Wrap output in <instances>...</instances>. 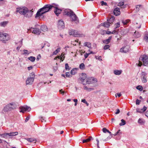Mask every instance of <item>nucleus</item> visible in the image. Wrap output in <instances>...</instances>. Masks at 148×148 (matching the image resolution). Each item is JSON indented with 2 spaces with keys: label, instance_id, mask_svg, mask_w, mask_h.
Returning <instances> with one entry per match:
<instances>
[{
  "label": "nucleus",
  "instance_id": "obj_1",
  "mask_svg": "<svg viewBox=\"0 0 148 148\" xmlns=\"http://www.w3.org/2000/svg\"><path fill=\"white\" fill-rule=\"evenodd\" d=\"M16 12V13H19L21 15H23L24 17L28 18L32 17L33 14V9L29 10L27 8L25 7L17 8Z\"/></svg>",
  "mask_w": 148,
  "mask_h": 148
},
{
  "label": "nucleus",
  "instance_id": "obj_2",
  "mask_svg": "<svg viewBox=\"0 0 148 148\" xmlns=\"http://www.w3.org/2000/svg\"><path fill=\"white\" fill-rule=\"evenodd\" d=\"M53 6L50 4H47L45 5L43 7L39 9L35 17H40L44 14L48 12Z\"/></svg>",
  "mask_w": 148,
  "mask_h": 148
},
{
  "label": "nucleus",
  "instance_id": "obj_3",
  "mask_svg": "<svg viewBox=\"0 0 148 148\" xmlns=\"http://www.w3.org/2000/svg\"><path fill=\"white\" fill-rule=\"evenodd\" d=\"M64 14L70 17L72 21L74 22L76 24H78L79 22V20L78 17L76 16L75 13L71 10H65Z\"/></svg>",
  "mask_w": 148,
  "mask_h": 148
},
{
  "label": "nucleus",
  "instance_id": "obj_4",
  "mask_svg": "<svg viewBox=\"0 0 148 148\" xmlns=\"http://www.w3.org/2000/svg\"><path fill=\"white\" fill-rule=\"evenodd\" d=\"M10 39V36L8 34L0 32V41H2L3 43H5Z\"/></svg>",
  "mask_w": 148,
  "mask_h": 148
},
{
  "label": "nucleus",
  "instance_id": "obj_5",
  "mask_svg": "<svg viewBox=\"0 0 148 148\" xmlns=\"http://www.w3.org/2000/svg\"><path fill=\"white\" fill-rule=\"evenodd\" d=\"M15 108V103H10L7 105L4 108L3 111L7 112L14 109Z\"/></svg>",
  "mask_w": 148,
  "mask_h": 148
},
{
  "label": "nucleus",
  "instance_id": "obj_6",
  "mask_svg": "<svg viewBox=\"0 0 148 148\" xmlns=\"http://www.w3.org/2000/svg\"><path fill=\"white\" fill-rule=\"evenodd\" d=\"M114 19V17H112L109 20H108L107 22L101 23L100 25L103 26L105 27H108L110 26V24L112 23Z\"/></svg>",
  "mask_w": 148,
  "mask_h": 148
},
{
  "label": "nucleus",
  "instance_id": "obj_7",
  "mask_svg": "<svg viewBox=\"0 0 148 148\" xmlns=\"http://www.w3.org/2000/svg\"><path fill=\"white\" fill-rule=\"evenodd\" d=\"M69 33L70 35H72L73 36L76 37H82L85 36V35L84 34H80L74 30H69Z\"/></svg>",
  "mask_w": 148,
  "mask_h": 148
},
{
  "label": "nucleus",
  "instance_id": "obj_8",
  "mask_svg": "<svg viewBox=\"0 0 148 148\" xmlns=\"http://www.w3.org/2000/svg\"><path fill=\"white\" fill-rule=\"evenodd\" d=\"M140 60L142 61L144 66H148V57L146 55H143L140 56Z\"/></svg>",
  "mask_w": 148,
  "mask_h": 148
},
{
  "label": "nucleus",
  "instance_id": "obj_9",
  "mask_svg": "<svg viewBox=\"0 0 148 148\" xmlns=\"http://www.w3.org/2000/svg\"><path fill=\"white\" fill-rule=\"evenodd\" d=\"M19 109L20 110L19 111L20 112L24 113L26 111L29 112L31 110V108L29 107L26 106H20L19 108Z\"/></svg>",
  "mask_w": 148,
  "mask_h": 148
},
{
  "label": "nucleus",
  "instance_id": "obj_10",
  "mask_svg": "<svg viewBox=\"0 0 148 148\" xmlns=\"http://www.w3.org/2000/svg\"><path fill=\"white\" fill-rule=\"evenodd\" d=\"M28 30L30 31L32 33L37 35H39L41 33L40 30L39 29L36 28H33L31 27Z\"/></svg>",
  "mask_w": 148,
  "mask_h": 148
},
{
  "label": "nucleus",
  "instance_id": "obj_11",
  "mask_svg": "<svg viewBox=\"0 0 148 148\" xmlns=\"http://www.w3.org/2000/svg\"><path fill=\"white\" fill-rule=\"evenodd\" d=\"M97 82V79L95 78L90 77L88 78L86 80V84H90Z\"/></svg>",
  "mask_w": 148,
  "mask_h": 148
},
{
  "label": "nucleus",
  "instance_id": "obj_12",
  "mask_svg": "<svg viewBox=\"0 0 148 148\" xmlns=\"http://www.w3.org/2000/svg\"><path fill=\"white\" fill-rule=\"evenodd\" d=\"M130 47L129 45H126L121 48L120 49V51L122 53H126L129 51Z\"/></svg>",
  "mask_w": 148,
  "mask_h": 148
},
{
  "label": "nucleus",
  "instance_id": "obj_13",
  "mask_svg": "<svg viewBox=\"0 0 148 148\" xmlns=\"http://www.w3.org/2000/svg\"><path fill=\"white\" fill-rule=\"evenodd\" d=\"M82 76L79 78L80 80L82 82V84L84 85L86 84V75L85 73H82Z\"/></svg>",
  "mask_w": 148,
  "mask_h": 148
},
{
  "label": "nucleus",
  "instance_id": "obj_14",
  "mask_svg": "<svg viewBox=\"0 0 148 148\" xmlns=\"http://www.w3.org/2000/svg\"><path fill=\"white\" fill-rule=\"evenodd\" d=\"M34 76L32 77H30L27 78L26 81L27 85L31 84L33 83L34 80Z\"/></svg>",
  "mask_w": 148,
  "mask_h": 148
},
{
  "label": "nucleus",
  "instance_id": "obj_15",
  "mask_svg": "<svg viewBox=\"0 0 148 148\" xmlns=\"http://www.w3.org/2000/svg\"><path fill=\"white\" fill-rule=\"evenodd\" d=\"M147 73L144 72H143L141 76V79L143 82L145 83L147 82L146 80Z\"/></svg>",
  "mask_w": 148,
  "mask_h": 148
},
{
  "label": "nucleus",
  "instance_id": "obj_16",
  "mask_svg": "<svg viewBox=\"0 0 148 148\" xmlns=\"http://www.w3.org/2000/svg\"><path fill=\"white\" fill-rule=\"evenodd\" d=\"M58 26L60 29H63L64 27V23L62 20H60L58 23Z\"/></svg>",
  "mask_w": 148,
  "mask_h": 148
},
{
  "label": "nucleus",
  "instance_id": "obj_17",
  "mask_svg": "<svg viewBox=\"0 0 148 148\" xmlns=\"http://www.w3.org/2000/svg\"><path fill=\"white\" fill-rule=\"evenodd\" d=\"M62 11V10L59 8L58 6H56L55 7V10H54V12L56 15L58 16V15L61 13Z\"/></svg>",
  "mask_w": 148,
  "mask_h": 148
},
{
  "label": "nucleus",
  "instance_id": "obj_18",
  "mask_svg": "<svg viewBox=\"0 0 148 148\" xmlns=\"http://www.w3.org/2000/svg\"><path fill=\"white\" fill-rule=\"evenodd\" d=\"M147 109V107L144 106L143 107V108L142 109H140L139 108H137L136 109V110L137 112L141 113L145 112V111H146Z\"/></svg>",
  "mask_w": 148,
  "mask_h": 148
},
{
  "label": "nucleus",
  "instance_id": "obj_19",
  "mask_svg": "<svg viewBox=\"0 0 148 148\" xmlns=\"http://www.w3.org/2000/svg\"><path fill=\"white\" fill-rule=\"evenodd\" d=\"M113 13L116 16L120 15V12L119 8H115L114 10Z\"/></svg>",
  "mask_w": 148,
  "mask_h": 148
},
{
  "label": "nucleus",
  "instance_id": "obj_20",
  "mask_svg": "<svg viewBox=\"0 0 148 148\" xmlns=\"http://www.w3.org/2000/svg\"><path fill=\"white\" fill-rule=\"evenodd\" d=\"M8 137H10L11 136H14L18 134V133L17 132H11L10 133H8Z\"/></svg>",
  "mask_w": 148,
  "mask_h": 148
},
{
  "label": "nucleus",
  "instance_id": "obj_21",
  "mask_svg": "<svg viewBox=\"0 0 148 148\" xmlns=\"http://www.w3.org/2000/svg\"><path fill=\"white\" fill-rule=\"evenodd\" d=\"M107 132L110 134V135L107 138L103 140L104 141H106L110 139L112 137L113 134H112L111 132H110L108 130H107Z\"/></svg>",
  "mask_w": 148,
  "mask_h": 148
},
{
  "label": "nucleus",
  "instance_id": "obj_22",
  "mask_svg": "<svg viewBox=\"0 0 148 148\" xmlns=\"http://www.w3.org/2000/svg\"><path fill=\"white\" fill-rule=\"evenodd\" d=\"M41 30L44 32L47 31V28L46 26L45 25H42L40 27Z\"/></svg>",
  "mask_w": 148,
  "mask_h": 148
},
{
  "label": "nucleus",
  "instance_id": "obj_23",
  "mask_svg": "<svg viewBox=\"0 0 148 148\" xmlns=\"http://www.w3.org/2000/svg\"><path fill=\"white\" fill-rule=\"evenodd\" d=\"M0 137L5 138H9L8 133H5L2 134H0Z\"/></svg>",
  "mask_w": 148,
  "mask_h": 148
},
{
  "label": "nucleus",
  "instance_id": "obj_24",
  "mask_svg": "<svg viewBox=\"0 0 148 148\" xmlns=\"http://www.w3.org/2000/svg\"><path fill=\"white\" fill-rule=\"evenodd\" d=\"M122 71L121 70H115L114 71V73L115 74L117 75H120L122 73Z\"/></svg>",
  "mask_w": 148,
  "mask_h": 148
},
{
  "label": "nucleus",
  "instance_id": "obj_25",
  "mask_svg": "<svg viewBox=\"0 0 148 148\" xmlns=\"http://www.w3.org/2000/svg\"><path fill=\"white\" fill-rule=\"evenodd\" d=\"M140 34L138 32H136V31L134 34V36L136 38H138L140 37Z\"/></svg>",
  "mask_w": 148,
  "mask_h": 148
},
{
  "label": "nucleus",
  "instance_id": "obj_26",
  "mask_svg": "<svg viewBox=\"0 0 148 148\" xmlns=\"http://www.w3.org/2000/svg\"><path fill=\"white\" fill-rule=\"evenodd\" d=\"M92 138L91 136L89 137V138L83 140V143H86L90 141V140H92Z\"/></svg>",
  "mask_w": 148,
  "mask_h": 148
},
{
  "label": "nucleus",
  "instance_id": "obj_27",
  "mask_svg": "<svg viewBox=\"0 0 148 148\" xmlns=\"http://www.w3.org/2000/svg\"><path fill=\"white\" fill-rule=\"evenodd\" d=\"M8 21H4L1 23L0 25L2 27H5L8 23Z\"/></svg>",
  "mask_w": 148,
  "mask_h": 148
},
{
  "label": "nucleus",
  "instance_id": "obj_28",
  "mask_svg": "<svg viewBox=\"0 0 148 148\" xmlns=\"http://www.w3.org/2000/svg\"><path fill=\"white\" fill-rule=\"evenodd\" d=\"M130 21V19H128L126 20H123L122 21V23L124 25H127Z\"/></svg>",
  "mask_w": 148,
  "mask_h": 148
},
{
  "label": "nucleus",
  "instance_id": "obj_29",
  "mask_svg": "<svg viewBox=\"0 0 148 148\" xmlns=\"http://www.w3.org/2000/svg\"><path fill=\"white\" fill-rule=\"evenodd\" d=\"M79 68L81 70H84L85 69L84 64L83 63H82L79 66Z\"/></svg>",
  "mask_w": 148,
  "mask_h": 148
},
{
  "label": "nucleus",
  "instance_id": "obj_30",
  "mask_svg": "<svg viewBox=\"0 0 148 148\" xmlns=\"http://www.w3.org/2000/svg\"><path fill=\"white\" fill-rule=\"evenodd\" d=\"M28 59L32 62H34L36 59L35 57L33 56L29 57L28 58Z\"/></svg>",
  "mask_w": 148,
  "mask_h": 148
},
{
  "label": "nucleus",
  "instance_id": "obj_31",
  "mask_svg": "<svg viewBox=\"0 0 148 148\" xmlns=\"http://www.w3.org/2000/svg\"><path fill=\"white\" fill-rule=\"evenodd\" d=\"M77 69V68L73 69L71 71V75H75L76 73V71Z\"/></svg>",
  "mask_w": 148,
  "mask_h": 148
},
{
  "label": "nucleus",
  "instance_id": "obj_32",
  "mask_svg": "<svg viewBox=\"0 0 148 148\" xmlns=\"http://www.w3.org/2000/svg\"><path fill=\"white\" fill-rule=\"evenodd\" d=\"M121 122L119 124L120 126H123L124 125L126 124V123L125 121L123 120V119H122L121 120Z\"/></svg>",
  "mask_w": 148,
  "mask_h": 148
},
{
  "label": "nucleus",
  "instance_id": "obj_33",
  "mask_svg": "<svg viewBox=\"0 0 148 148\" xmlns=\"http://www.w3.org/2000/svg\"><path fill=\"white\" fill-rule=\"evenodd\" d=\"M84 46L86 47H87L89 48H90L91 45L90 43L89 42H86L84 43Z\"/></svg>",
  "mask_w": 148,
  "mask_h": 148
},
{
  "label": "nucleus",
  "instance_id": "obj_34",
  "mask_svg": "<svg viewBox=\"0 0 148 148\" xmlns=\"http://www.w3.org/2000/svg\"><path fill=\"white\" fill-rule=\"evenodd\" d=\"M27 140L29 142H32L33 141H35V143L36 142V139H34L33 138H27Z\"/></svg>",
  "mask_w": 148,
  "mask_h": 148
},
{
  "label": "nucleus",
  "instance_id": "obj_35",
  "mask_svg": "<svg viewBox=\"0 0 148 148\" xmlns=\"http://www.w3.org/2000/svg\"><path fill=\"white\" fill-rule=\"evenodd\" d=\"M60 48H58L55 51H54L53 53V55H56L58 53L60 50Z\"/></svg>",
  "mask_w": 148,
  "mask_h": 148
},
{
  "label": "nucleus",
  "instance_id": "obj_36",
  "mask_svg": "<svg viewBox=\"0 0 148 148\" xmlns=\"http://www.w3.org/2000/svg\"><path fill=\"white\" fill-rule=\"evenodd\" d=\"M23 39H22L21 41L20 42V46H18L16 48V49L17 50H19L20 48V47H21V46L22 45V41H23Z\"/></svg>",
  "mask_w": 148,
  "mask_h": 148
},
{
  "label": "nucleus",
  "instance_id": "obj_37",
  "mask_svg": "<svg viewBox=\"0 0 148 148\" xmlns=\"http://www.w3.org/2000/svg\"><path fill=\"white\" fill-rule=\"evenodd\" d=\"M71 74V73H70L69 72H66V76L67 77H72Z\"/></svg>",
  "mask_w": 148,
  "mask_h": 148
},
{
  "label": "nucleus",
  "instance_id": "obj_38",
  "mask_svg": "<svg viewBox=\"0 0 148 148\" xmlns=\"http://www.w3.org/2000/svg\"><path fill=\"white\" fill-rule=\"evenodd\" d=\"M120 23L119 22H118L116 23L115 24V29L119 27L120 26Z\"/></svg>",
  "mask_w": 148,
  "mask_h": 148
},
{
  "label": "nucleus",
  "instance_id": "obj_39",
  "mask_svg": "<svg viewBox=\"0 0 148 148\" xmlns=\"http://www.w3.org/2000/svg\"><path fill=\"white\" fill-rule=\"evenodd\" d=\"M144 40L147 42H148V35L145 34L144 36Z\"/></svg>",
  "mask_w": 148,
  "mask_h": 148
},
{
  "label": "nucleus",
  "instance_id": "obj_40",
  "mask_svg": "<svg viewBox=\"0 0 148 148\" xmlns=\"http://www.w3.org/2000/svg\"><path fill=\"white\" fill-rule=\"evenodd\" d=\"M143 87L140 86H138L136 87V89L140 91L143 90Z\"/></svg>",
  "mask_w": 148,
  "mask_h": 148
},
{
  "label": "nucleus",
  "instance_id": "obj_41",
  "mask_svg": "<svg viewBox=\"0 0 148 148\" xmlns=\"http://www.w3.org/2000/svg\"><path fill=\"white\" fill-rule=\"evenodd\" d=\"M110 42V41L108 39L103 40V42L106 44L109 43Z\"/></svg>",
  "mask_w": 148,
  "mask_h": 148
},
{
  "label": "nucleus",
  "instance_id": "obj_42",
  "mask_svg": "<svg viewBox=\"0 0 148 148\" xmlns=\"http://www.w3.org/2000/svg\"><path fill=\"white\" fill-rule=\"evenodd\" d=\"M65 69L68 71H69L70 70V68L69 67L68 64L67 63L65 64Z\"/></svg>",
  "mask_w": 148,
  "mask_h": 148
},
{
  "label": "nucleus",
  "instance_id": "obj_43",
  "mask_svg": "<svg viewBox=\"0 0 148 148\" xmlns=\"http://www.w3.org/2000/svg\"><path fill=\"white\" fill-rule=\"evenodd\" d=\"M120 130H119L118 131L116 132V133H115L113 135L114 136H116L117 135H119L120 134H121V133L120 132Z\"/></svg>",
  "mask_w": 148,
  "mask_h": 148
},
{
  "label": "nucleus",
  "instance_id": "obj_44",
  "mask_svg": "<svg viewBox=\"0 0 148 148\" xmlns=\"http://www.w3.org/2000/svg\"><path fill=\"white\" fill-rule=\"evenodd\" d=\"M141 6H142V5H136V10L137 11H138L139 10V8Z\"/></svg>",
  "mask_w": 148,
  "mask_h": 148
},
{
  "label": "nucleus",
  "instance_id": "obj_45",
  "mask_svg": "<svg viewBox=\"0 0 148 148\" xmlns=\"http://www.w3.org/2000/svg\"><path fill=\"white\" fill-rule=\"evenodd\" d=\"M24 54L28 55L30 52H28V51L24 49L23 50Z\"/></svg>",
  "mask_w": 148,
  "mask_h": 148
},
{
  "label": "nucleus",
  "instance_id": "obj_46",
  "mask_svg": "<svg viewBox=\"0 0 148 148\" xmlns=\"http://www.w3.org/2000/svg\"><path fill=\"white\" fill-rule=\"evenodd\" d=\"M138 123L141 124H143L144 123L143 120L142 119H139L138 120Z\"/></svg>",
  "mask_w": 148,
  "mask_h": 148
},
{
  "label": "nucleus",
  "instance_id": "obj_47",
  "mask_svg": "<svg viewBox=\"0 0 148 148\" xmlns=\"http://www.w3.org/2000/svg\"><path fill=\"white\" fill-rule=\"evenodd\" d=\"M101 5H107V3L106 2H104L103 1H102L101 2Z\"/></svg>",
  "mask_w": 148,
  "mask_h": 148
},
{
  "label": "nucleus",
  "instance_id": "obj_48",
  "mask_svg": "<svg viewBox=\"0 0 148 148\" xmlns=\"http://www.w3.org/2000/svg\"><path fill=\"white\" fill-rule=\"evenodd\" d=\"M110 47V46L109 45H105L104 47V49H107Z\"/></svg>",
  "mask_w": 148,
  "mask_h": 148
},
{
  "label": "nucleus",
  "instance_id": "obj_49",
  "mask_svg": "<svg viewBox=\"0 0 148 148\" xmlns=\"http://www.w3.org/2000/svg\"><path fill=\"white\" fill-rule=\"evenodd\" d=\"M58 58L59 59H60V60L62 61H63V60L64 59V57H62L61 56H58Z\"/></svg>",
  "mask_w": 148,
  "mask_h": 148
},
{
  "label": "nucleus",
  "instance_id": "obj_50",
  "mask_svg": "<svg viewBox=\"0 0 148 148\" xmlns=\"http://www.w3.org/2000/svg\"><path fill=\"white\" fill-rule=\"evenodd\" d=\"M124 5V2H120L118 4V6H121Z\"/></svg>",
  "mask_w": 148,
  "mask_h": 148
},
{
  "label": "nucleus",
  "instance_id": "obj_51",
  "mask_svg": "<svg viewBox=\"0 0 148 148\" xmlns=\"http://www.w3.org/2000/svg\"><path fill=\"white\" fill-rule=\"evenodd\" d=\"M141 101L137 99L136 101V105H139Z\"/></svg>",
  "mask_w": 148,
  "mask_h": 148
},
{
  "label": "nucleus",
  "instance_id": "obj_52",
  "mask_svg": "<svg viewBox=\"0 0 148 148\" xmlns=\"http://www.w3.org/2000/svg\"><path fill=\"white\" fill-rule=\"evenodd\" d=\"M103 131L104 133H106L107 132L108 130H107L106 128H103Z\"/></svg>",
  "mask_w": 148,
  "mask_h": 148
},
{
  "label": "nucleus",
  "instance_id": "obj_53",
  "mask_svg": "<svg viewBox=\"0 0 148 148\" xmlns=\"http://www.w3.org/2000/svg\"><path fill=\"white\" fill-rule=\"evenodd\" d=\"M41 56L40 55V54H39L37 56L36 60H38L41 58Z\"/></svg>",
  "mask_w": 148,
  "mask_h": 148
},
{
  "label": "nucleus",
  "instance_id": "obj_54",
  "mask_svg": "<svg viewBox=\"0 0 148 148\" xmlns=\"http://www.w3.org/2000/svg\"><path fill=\"white\" fill-rule=\"evenodd\" d=\"M96 141H97V147L98 148H99V140L97 139H96Z\"/></svg>",
  "mask_w": 148,
  "mask_h": 148
},
{
  "label": "nucleus",
  "instance_id": "obj_55",
  "mask_svg": "<svg viewBox=\"0 0 148 148\" xmlns=\"http://www.w3.org/2000/svg\"><path fill=\"white\" fill-rule=\"evenodd\" d=\"M103 32H106V33L108 34H111L112 33V32L110 31H108L107 32L105 30L103 31Z\"/></svg>",
  "mask_w": 148,
  "mask_h": 148
},
{
  "label": "nucleus",
  "instance_id": "obj_56",
  "mask_svg": "<svg viewBox=\"0 0 148 148\" xmlns=\"http://www.w3.org/2000/svg\"><path fill=\"white\" fill-rule=\"evenodd\" d=\"M117 95L119 97H120L121 96V93H117L115 94V96L116 97H117Z\"/></svg>",
  "mask_w": 148,
  "mask_h": 148
},
{
  "label": "nucleus",
  "instance_id": "obj_57",
  "mask_svg": "<svg viewBox=\"0 0 148 148\" xmlns=\"http://www.w3.org/2000/svg\"><path fill=\"white\" fill-rule=\"evenodd\" d=\"M94 90L93 88H88V90H87V91H90L91 90Z\"/></svg>",
  "mask_w": 148,
  "mask_h": 148
},
{
  "label": "nucleus",
  "instance_id": "obj_58",
  "mask_svg": "<svg viewBox=\"0 0 148 148\" xmlns=\"http://www.w3.org/2000/svg\"><path fill=\"white\" fill-rule=\"evenodd\" d=\"M81 101L85 103H87V101H86L85 99H82Z\"/></svg>",
  "mask_w": 148,
  "mask_h": 148
},
{
  "label": "nucleus",
  "instance_id": "obj_59",
  "mask_svg": "<svg viewBox=\"0 0 148 148\" xmlns=\"http://www.w3.org/2000/svg\"><path fill=\"white\" fill-rule=\"evenodd\" d=\"M89 54L86 53L84 54V57L85 58H87L89 55Z\"/></svg>",
  "mask_w": 148,
  "mask_h": 148
},
{
  "label": "nucleus",
  "instance_id": "obj_60",
  "mask_svg": "<svg viewBox=\"0 0 148 148\" xmlns=\"http://www.w3.org/2000/svg\"><path fill=\"white\" fill-rule=\"evenodd\" d=\"M120 112V110L119 109H118L116 110V111L115 113L116 114H118Z\"/></svg>",
  "mask_w": 148,
  "mask_h": 148
},
{
  "label": "nucleus",
  "instance_id": "obj_61",
  "mask_svg": "<svg viewBox=\"0 0 148 148\" xmlns=\"http://www.w3.org/2000/svg\"><path fill=\"white\" fill-rule=\"evenodd\" d=\"M111 34H117V32H116L115 30H114L112 32Z\"/></svg>",
  "mask_w": 148,
  "mask_h": 148
},
{
  "label": "nucleus",
  "instance_id": "obj_62",
  "mask_svg": "<svg viewBox=\"0 0 148 148\" xmlns=\"http://www.w3.org/2000/svg\"><path fill=\"white\" fill-rule=\"evenodd\" d=\"M44 45H47V47H49L50 46L49 43L48 42H46L44 44Z\"/></svg>",
  "mask_w": 148,
  "mask_h": 148
},
{
  "label": "nucleus",
  "instance_id": "obj_63",
  "mask_svg": "<svg viewBox=\"0 0 148 148\" xmlns=\"http://www.w3.org/2000/svg\"><path fill=\"white\" fill-rule=\"evenodd\" d=\"M29 117H27L25 119V122H27L29 120Z\"/></svg>",
  "mask_w": 148,
  "mask_h": 148
},
{
  "label": "nucleus",
  "instance_id": "obj_64",
  "mask_svg": "<svg viewBox=\"0 0 148 148\" xmlns=\"http://www.w3.org/2000/svg\"><path fill=\"white\" fill-rule=\"evenodd\" d=\"M145 114V116L148 118V110L146 112Z\"/></svg>",
  "mask_w": 148,
  "mask_h": 148
}]
</instances>
